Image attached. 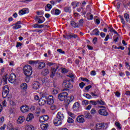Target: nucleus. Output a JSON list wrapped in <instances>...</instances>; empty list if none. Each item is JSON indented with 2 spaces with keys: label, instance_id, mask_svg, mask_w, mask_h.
I'll use <instances>...</instances> for the list:
<instances>
[{
  "label": "nucleus",
  "instance_id": "nucleus-42",
  "mask_svg": "<svg viewBox=\"0 0 130 130\" xmlns=\"http://www.w3.org/2000/svg\"><path fill=\"white\" fill-rule=\"evenodd\" d=\"M48 82H49V81H48V79H47V78H43L42 80V84H45V83H48Z\"/></svg>",
  "mask_w": 130,
  "mask_h": 130
},
{
  "label": "nucleus",
  "instance_id": "nucleus-46",
  "mask_svg": "<svg viewBox=\"0 0 130 130\" xmlns=\"http://www.w3.org/2000/svg\"><path fill=\"white\" fill-rule=\"evenodd\" d=\"M61 73H62V74H66V73H68V70L66 68H61Z\"/></svg>",
  "mask_w": 130,
  "mask_h": 130
},
{
  "label": "nucleus",
  "instance_id": "nucleus-54",
  "mask_svg": "<svg viewBox=\"0 0 130 130\" xmlns=\"http://www.w3.org/2000/svg\"><path fill=\"white\" fill-rule=\"evenodd\" d=\"M125 67H126V68L127 69V70H130L129 63H128V62H125Z\"/></svg>",
  "mask_w": 130,
  "mask_h": 130
},
{
  "label": "nucleus",
  "instance_id": "nucleus-13",
  "mask_svg": "<svg viewBox=\"0 0 130 130\" xmlns=\"http://www.w3.org/2000/svg\"><path fill=\"white\" fill-rule=\"evenodd\" d=\"M66 38L67 39H72V38L76 39V38H78V39H79V38L77 35H76L74 33H71L70 35L67 36Z\"/></svg>",
  "mask_w": 130,
  "mask_h": 130
},
{
  "label": "nucleus",
  "instance_id": "nucleus-40",
  "mask_svg": "<svg viewBox=\"0 0 130 130\" xmlns=\"http://www.w3.org/2000/svg\"><path fill=\"white\" fill-rule=\"evenodd\" d=\"M60 13H61V11H60V10H59V9H57L55 10V15L56 16H58V15H59Z\"/></svg>",
  "mask_w": 130,
  "mask_h": 130
},
{
  "label": "nucleus",
  "instance_id": "nucleus-38",
  "mask_svg": "<svg viewBox=\"0 0 130 130\" xmlns=\"http://www.w3.org/2000/svg\"><path fill=\"white\" fill-rule=\"evenodd\" d=\"M67 122H68V123H74V119H73V118L69 117L67 120Z\"/></svg>",
  "mask_w": 130,
  "mask_h": 130
},
{
  "label": "nucleus",
  "instance_id": "nucleus-34",
  "mask_svg": "<svg viewBox=\"0 0 130 130\" xmlns=\"http://www.w3.org/2000/svg\"><path fill=\"white\" fill-rule=\"evenodd\" d=\"M83 96L87 98V99H91L92 96L88 93H84Z\"/></svg>",
  "mask_w": 130,
  "mask_h": 130
},
{
  "label": "nucleus",
  "instance_id": "nucleus-16",
  "mask_svg": "<svg viewBox=\"0 0 130 130\" xmlns=\"http://www.w3.org/2000/svg\"><path fill=\"white\" fill-rule=\"evenodd\" d=\"M46 104V100L44 98V97H42L39 100V105L42 106Z\"/></svg>",
  "mask_w": 130,
  "mask_h": 130
},
{
  "label": "nucleus",
  "instance_id": "nucleus-10",
  "mask_svg": "<svg viewBox=\"0 0 130 130\" xmlns=\"http://www.w3.org/2000/svg\"><path fill=\"white\" fill-rule=\"evenodd\" d=\"M29 13V9L28 8H24L19 10L18 14L19 16H23L25 14H28Z\"/></svg>",
  "mask_w": 130,
  "mask_h": 130
},
{
  "label": "nucleus",
  "instance_id": "nucleus-39",
  "mask_svg": "<svg viewBox=\"0 0 130 130\" xmlns=\"http://www.w3.org/2000/svg\"><path fill=\"white\" fill-rule=\"evenodd\" d=\"M91 114L94 115V114H96L97 113V111L95 109V108H92L90 111Z\"/></svg>",
  "mask_w": 130,
  "mask_h": 130
},
{
  "label": "nucleus",
  "instance_id": "nucleus-51",
  "mask_svg": "<svg viewBox=\"0 0 130 130\" xmlns=\"http://www.w3.org/2000/svg\"><path fill=\"white\" fill-rule=\"evenodd\" d=\"M81 80H82L83 82H86V83H90V80H89L87 78H81Z\"/></svg>",
  "mask_w": 130,
  "mask_h": 130
},
{
  "label": "nucleus",
  "instance_id": "nucleus-14",
  "mask_svg": "<svg viewBox=\"0 0 130 130\" xmlns=\"http://www.w3.org/2000/svg\"><path fill=\"white\" fill-rule=\"evenodd\" d=\"M90 94L93 97H99L100 96V91L98 89H95L93 92H91Z\"/></svg>",
  "mask_w": 130,
  "mask_h": 130
},
{
  "label": "nucleus",
  "instance_id": "nucleus-59",
  "mask_svg": "<svg viewBox=\"0 0 130 130\" xmlns=\"http://www.w3.org/2000/svg\"><path fill=\"white\" fill-rule=\"evenodd\" d=\"M50 109H51V110H54L56 109V106H55V105H51L50 107Z\"/></svg>",
  "mask_w": 130,
  "mask_h": 130
},
{
  "label": "nucleus",
  "instance_id": "nucleus-26",
  "mask_svg": "<svg viewBox=\"0 0 130 130\" xmlns=\"http://www.w3.org/2000/svg\"><path fill=\"white\" fill-rule=\"evenodd\" d=\"M12 26H13V29H14V30H17V29H20L22 27V26H21L20 24H17L16 23L12 25Z\"/></svg>",
  "mask_w": 130,
  "mask_h": 130
},
{
  "label": "nucleus",
  "instance_id": "nucleus-17",
  "mask_svg": "<svg viewBox=\"0 0 130 130\" xmlns=\"http://www.w3.org/2000/svg\"><path fill=\"white\" fill-rule=\"evenodd\" d=\"M76 120L77 121H78V122H79L80 123H83V122H85V119L84 118V115H81L80 116L77 117Z\"/></svg>",
  "mask_w": 130,
  "mask_h": 130
},
{
  "label": "nucleus",
  "instance_id": "nucleus-21",
  "mask_svg": "<svg viewBox=\"0 0 130 130\" xmlns=\"http://www.w3.org/2000/svg\"><path fill=\"white\" fill-rule=\"evenodd\" d=\"M41 74L43 76H47L49 74V70L48 69H45L42 71Z\"/></svg>",
  "mask_w": 130,
  "mask_h": 130
},
{
  "label": "nucleus",
  "instance_id": "nucleus-12",
  "mask_svg": "<svg viewBox=\"0 0 130 130\" xmlns=\"http://www.w3.org/2000/svg\"><path fill=\"white\" fill-rule=\"evenodd\" d=\"M40 86V83L38 81H34L32 83V87L33 89H35V90H37L39 89Z\"/></svg>",
  "mask_w": 130,
  "mask_h": 130
},
{
  "label": "nucleus",
  "instance_id": "nucleus-41",
  "mask_svg": "<svg viewBox=\"0 0 130 130\" xmlns=\"http://www.w3.org/2000/svg\"><path fill=\"white\" fill-rule=\"evenodd\" d=\"M119 18H120L122 24H123V25H124V24H125V21H124V19H123V17L119 15Z\"/></svg>",
  "mask_w": 130,
  "mask_h": 130
},
{
  "label": "nucleus",
  "instance_id": "nucleus-57",
  "mask_svg": "<svg viewBox=\"0 0 130 130\" xmlns=\"http://www.w3.org/2000/svg\"><path fill=\"white\" fill-rule=\"evenodd\" d=\"M53 64H55L51 62H48V63H47V66H48L49 67H51L52 66H53Z\"/></svg>",
  "mask_w": 130,
  "mask_h": 130
},
{
  "label": "nucleus",
  "instance_id": "nucleus-25",
  "mask_svg": "<svg viewBox=\"0 0 130 130\" xmlns=\"http://www.w3.org/2000/svg\"><path fill=\"white\" fill-rule=\"evenodd\" d=\"M44 68H45V63L43 62H40L39 63L38 69L39 70H42Z\"/></svg>",
  "mask_w": 130,
  "mask_h": 130
},
{
  "label": "nucleus",
  "instance_id": "nucleus-6",
  "mask_svg": "<svg viewBox=\"0 0 130 130\" xmlns=\"http://www.w3.org/2000/svg\"><path fill=\"white\" fill-rule=\"evenodd\" d=\"M62 86L64 88H66V89H72L73 87V84H71L70 81L67 80L63 81Z\"/></svg>",
  "mask_w": 130,
  "mask_h": 130
},
{
  "label": "nucleus",
  "instance_id": "nucleus-62",
  "mask_svg": "<svg viewBox=\"0 0 130 130\" xmlns=\"http://www.w3.org/2000/svg\"><path fill=\"white\" fill-rule=\"evenodd\" d=\"M34 99L35 100H36V101H39L40 99H39V96H38V95H36L34 97Z\"/></svg>",
  "mask_w": 130,
  "mask_h": 130
},
{
  "label": "nucleus",
  "instance_id": "nucleus-45",
  "mask_svg": "<svg viewBox=\"0 0 130 130\" xmlns=\"http://www.w3.org/2000/svg\"><path fill=\"white\" fill-rule=\"evenodd\" d=\"M3 91H7L9 92L10 89H9V86L8 85H6L3 87Z\"/></svg>",
  "mask_w": 130,
  "mask_h": 130
},
{
  "label": "nucleus",
  "instance_id": "nucleus-31",
  "mask_svg": "<svg viewBox=\"0 0 130 130\" xmlns=\"http://www.w3.org/2000/svg\"><path fill=\"white\" fill-rule=\"evenodd\" d=\"M64 11L66 13H71L72 12V9H71V7L67 6L64 8Z\"/></svg>",
  "mask_w": 130,
  "mask_h": 130
},
{
  "label": "nucleus",
  "instance_id": "nucleus-9",
  "mask_svg": "<svg viewBox=\"0 0 130 130\" xmlns=\"http://www.w3.org/2000/svg\"><path fill=\"white\" fill-rule=\"evenodd\" d=\"M8 82V76L7 75L3 77V79L0 78V86L3 85H7Z\"/></svg>",
  "mask_w": 130,
  "mask_h": 130
},
{
  "label": "nucleus",
  "instance_id": "nucleus-60",
  "mask_svg": "<svg viewBox=\"0 0 130 130\" xmlns=\"http://www.w3.org/2000/svg\"><path fill=\"white\" fill-rule=\"evenodd\" d=\"M93 15H92V14H91V15L89 16V17H87V20H92V19H93Z\"/></svg>",
  "mask_w": 130,
  "mask_h": 130
},
{
  "label": "nucleus",
  "instance_id": "nucleus-22",
  "mask_svg": "<svg viewBox=\"0 0 130 130\" xmlns=\"http://www.w3.org/2000/svg\"><path fill=\"white\" fill-rule=\"evenodd\" d=\"M51 9H52V6L49 4H48L45 7V11L46 12H49Z\"/></svg>",
  "mask_w": 130,
  "mask_h": 130
},
{
  "label": "nucleus",
  "instance_id": "nucleus-1",
  "mask_svg": "<svg viewBox=\"0 0 130 130\" xmlns=\"http://www.w3.org/2000/svg\"><path fill=\"white\" fill-rule=\"evenodd\" d=\"M64 119V115L61 112H59L57 115L56 117L53 120V123L56 126L60 125L62 123V120Z\"/></svg>",
  "mask_w": 130,
  "mask_h": 130
},
{
  "label": "nucleus",
  "instance_id": "nucleus-18",
  "mask_svg": "<svg viewBox=\"0 0 130 130\" xmlns=\"http://www.w3.org/2000/svg\"><path fill=\"white\" fill-rule=\"evenodd\" d=\"M79 108H80V104L78 102L75 103L73 106V110L75 111H78L79 110Z\"/></svg>",
  "mask_w": 130,
  "mask_h": 130
},
{
  "label": "nucleus",
  "instance_id": "nucleus-52",
  "mask_svg": "<svg viewBox=\"0 0 130 130\" xmlns=\"http://www.w3.org/2000/svg\"><path fill=\"white\" fill-rule=\"evenodd\" d=\"M79 87L81 89H83V88H84V87H85V83H84V82H83L79 83Z\"/></svg>",
  "mask_w": 130,
  "mask_h": 130
},
{
  "label": "nucleus",
  "instance_id": "nucleus-32",
  "mask_svg": "<svg viewBox=\"0 0 130 130\" xmlns=\"http://www.w3.org/2000/svg\"><path fill=\"white\" fill-rule=\"evenodd\" d=\"M21 88L22 89V90H26L27 88H28V86L27 85V83H23L20 85Z\"/></svg>",
  "mask_w": 130,
  "mask_h": 130
},
{
  "label": "nucleus",
  "instance_id": "nucleus-35",
  "mask_svg": "<svg viewBox=\"0 0 130 130\" xmlns=\"http://www.w3.org/2000/svg\"><path fill=\"white\" fill-rule=\"evenodd\" d=\"M124 17L125 18V19L127 22H128V21H129V15H128V14H124Z\"/></svg>",
  "mask_w": 130,
  "mask_h": 130
},
{
  "label": "nucleus",
  "instance_id": "nucleus-3",
  "mask_svg": "<svg viewBox=\"0 0 130 130\" xmlns=\"http://www.w3.org/2000/svg\"><path fill=\"white\" fill-rule=\"evenodd\" d=\"M68 96H69L68 92H63L58 95V99H59L60 101H65L66 99L68 98Z\"/></svg>",
  "mask_w": 130,
  "mask_h": 130
},
{
  "label": "nucleus",
  "instance_id": "nucleus-58",
  "mask_svg": "<svg viewBox=\"0 0 130 130\" xmlns=\"http://www.w3.org/2000/svg\"><path fill=\"white\" fill-rule=\"evenodd\" d=\"M4 121H5V118L4 117L0 118V124H2Z\"/></svg>",
  "mask_w": 130,
  "mask_h": 130
},
{
  "label": "nucleus",
  "instance_id": "nucleus-24",
  "mask_svg": "<svg viewBox=\"0 0 130 130\" xmlns=\"http://www.w3.org/2000/svg\"><path fill=\"white\" fill-rule=\"evenodd\" d=\"M40 127L43 130H46V129H47V127H48V124H47V123H46V124L42 123V124H41Z\"/></svg>",
  "mask_w": 130,
  "mask_h": 130
},
{
  "label": "nucleus",
  "instance_id": "nucleus-29",
  "mask_svg": "<svg viewBox=\"0 0 130 130\" xmlns=\"http://www.w3.org/2000/svg\"><path fill=\"white\" fill-rule=\"evenodd\" d=\"M34 126L32 125H26L25 126V130H34Z\"/></svg>",
  "mask_w": 130,
  "mask_h": 130
},
{
  "label": "nucleus",
  "instance_id": "nucleus-37",
  "mask_svg": "<svg viewBox=\"0 0 130 130\" xmlns=\"http://www.w3.org/2000/svg\"><path fill=\"white\" fill-rule=\"evenodd\" d=\"M97 103H98V105H105V102H103L102 100L99 101L98 100L97 101Z\"/></svg>",
  "mask_w": 130,
  "mask_h": 130
},
{
  "label": "nucleus",
  "instance_id": "nucleus-5",
  "mask_svg": "<svg viewBox=\"0 0 130 130\" xmlns=\"http://www.w3.org/2000/svg\"><path fill=\"white\" fill-rule=\"evenodd\" d=\"M58 69V66L57 65H54V67H52L51 69V75L50 76V78H53L55 76V73L56 71Z\"/></svg>",
  "mask_w": 130,
  "mask_h": 130
},
{
  "label": "nucleus",
  "instance_id": "nucleus-55",
  "mask_svg": "<svg viewBox=\"0 0 130 130\" xmlns=\"http://www.w3.org/2000/svg\"><path fill=\"white\" fill-rule=\"evenodd\" d=\"M91 88H92V85H88L87 86H86L85 89L86 91H89V90H90Z\"/></svg>",
  "mask_w": 130,
  "mask_h": 130
},
{
  "label": "nucleus",
  "instance_id": "nucleus-19",
  "mask_svg": "<svg viewBox=\"0 0 130 130\" xmlns=\"http://www.w3.org/2000/svg\"><path fill=\"white\" fill-rule=\"evenodd\" d=\"M23 121H25V117L23 116H20L17 119V123L21 124L23 123Z\"/></svg>",
  "mask_w": 130,
  "mask_h": 130
},
{
  "label": "nucleus",
  "instance_id": "nucleus-36",
  "mask_svg": "<svg viewBox=\"0 0 130 130\" xmlns=\"http://www.w3.org/2000/svg\"><path fill=\"white\" fill-rule=\"evenodd\" d=\"M7 128L9 130L13 129L14 128V127L13 126V124L9 122L7 125Z\"/></svg>",
  "mask_w": 130,
  "mask_h": 130
},
{
  "label": "nucleus",
  "instance_id": "nucleus-28",
  "mask_svg": "<svg viewBox=\"0 0 130 130\" xmlns=\"http://www.w3.org/2000/svg\"><path fill=\"white\" fill-rule=\"evenodd\" d=\"M71 25L74 28H79V24L77 23L74 21H71Z\"/></svg>",
  "mask_w": 130,
  "mask_h": 130
},
{
  "label": "nucleus",
  "instance_id": "nucleus-43",
  "mask_svg": "<svg viewBox=\"0 0 130 130\" xmlns=\"http://www.w3.org/2000/svg\"><path fill=\"white\" fill-rule=\"evenodd\" d=\"M82 105H88L89 104V101L84 100L82 102Z\"/></svg>",
  "mask_w": 130,
  "mask_h": 130
},
{
  "label": "nucleus",
  "instance_id": "nucleus-48",
  "mask_svg": "<svg viewBox=\"0 0 130 130\" xmlns=\"http://www.w3.org/2000/svg\"><path fill=\"white\" fill-rule=\"evenodd\" d=\"M39 121L40 122H44L45 121L44 120V118L43 117V116L40 117Z\"/></svg>",
  "mask_w": 130,
  "mask_h": 130
},
{
  "label": "nucleus",
  "instance_id": "nucleus-2",
  "mask_svg": "<svg viewBox=\"0 0 130 130\" xmlns=\"http://www.w3.org/2000/svg\"><path fill=\"white\" fill-rule=\"evenodd\" d=\"M23 73L26 77H30L32 75V67L30 65H25L23 67Z\"/></svg>",
  "mask_w": 130,
  "mask_h": 130
},
{
  "label": "nucleus",
  "instance_id": "nucleus-7",
  "mask_svg": "<svg viewBox=\"0 0 130 130\" xmlns=\"http://www.w3.org/2000/svg\"><path fill=\"white\" fill-rule=\"evenodd\" d=\"M8 81L9 82H10V83H11L12 84H14V83L16 82V74L14 73L11 74L10 75V77L8 79Z\"/></svg>",
  "mask_w": 130,
  "mask_h": 130
},
{
  "label": "nucleus",
  "instance_id": "nucleus-4",
  "mask_svg": "<svg viewBox=\"0 0 130 130\" xmlns=\"http://www.w3.org/2000/svg\"><path fill=\"white\" fill-rule=\"evenodd\" d=\"M100 108L103 109H101L99 110V114H100V115H102L103 116H107V115H108V112L106 110V108L102 106H100Z\"/></svg>",
  "mask_w": 130,
  "mask_h": 130
},
{
  "label": "nucleus",
  "instance_id": "nucleus-23",
  "mask_svg": "<svg viewBox=\"0 0 130 130\" xmlns=\"http://www.w3.org/2000/svg\"><path fill=\"white\" fill-rule=\"evenodd\" d=\"M34 118V115L32 113H29L26 118L27 121H30V120H32Z\"/></svg>",
  "mask_w": 130,
  "mask_h": 130
},
{
  "label": "nucleus",
  "instance_id": "nucleus-53",
  "mask_svg": "<svg viewBox=\"0 0 130 130\" xmlns=\"http://www.w3.org/2000/svg\"><path fill=\"white\" fill-rule=\"evenodd\" d=\"M43 117H44V119L45 121L48 120V119L49 118V117H48V116H47V115L43 116Z\"/></svg>",
  "mask_w": 130,
  "mask_h": 130
},
{
  "label": "nucleus",
  "instance_id": "nucleus-61",
  "mask_svg": "<svg viewBox=\"0 0 130 130\" xmlns=\"http://www.w3.org/2000/svg\"><path fill=\"white\" fill-rule=\"evenodd\" d=\"M22 46V43L20 42H18L16 45V47L18 48L19 47H21Z\"/></svg>",
  "mask_w": 130,
  "mask_h": 130
},
{
  "label": "nucleus",
  "instance_id": "nucleus-30",
  "mask_svg": "<svg viewBox=\"0 0 130 130\" xmlns=\"http://www.w3.org/2000/svg\"><path fill=\"white\" fill-rule=\"evenodd\" d=\"M110 32H111V33H113L114 34H116L117 35H118V33H117L116 32V31H115V29H113V27H112V26H110L108 27Z\"/></svg>",
  "mask_w": 130,
  "mask_h": 130
},
{
  "label": "nucleus",
  "instance_id": "nucleus-49",
  "mask_svg": "<svg viewBox=\"0 0 130 130\" xmlns=\"http://www.w3.org/2000/svg\"><path fill=\"white\" fill-rule=\"evenodd\" d=\"M90 103H91V104H92V105H98V103H97V101L96 102L94 101H90Z\"/></svg>",
  "mask_w": 130,
  "mask_h": 130
},
{
  "label": "nucleus",
  "instance_id": "nucleus-33",
  "mask_svg": "<svg viewBox=\"0 0 130 130\" xmlns=\"http://www.w3.org/2000/svg\"><path fill=\"white\" fill-rule=\"evenodd\" d=\"M9 94V91H5V90H3V92H2V96L3 97V98H6L7 96H8Z\"/></svg>",
  "mask_w": 130,
  "mask_h": 130
},
{
  "label": "nucleus",
  "instance_id": "nucleus-20",
  "mask_svg": "<svg viewBox=\"0 0 130 130\" xmlns=\"http://www.w3.org/2000/svg\"><path fill=\"white\" fill-rule=\"evenodd\" d=\"M95 126L98 129H102V128L105 127V125L103 123H98L96 124Z\"/></svg>",
  "mask_w": 130,
  "mask_h": 130
},
{
  "label": "nucleus",
  "instance_id": "nucleus-47",
  "mask_svg": "<svg viewBox=\"0 0 130 130\" xmlns=\"http://www.w3.org/2000/svg\"><path fill=\"white\" fill-rule=\"evenodd\" d=\"M40 111H41L40 109H37L36 110V114H37V116H39V114H40Z\"/></svg>",
  "mask_w": 130,
  "mask_h": 130
},
{
  "label": "nucleus",
  "instance_id": "nucleus-56",
  "mask_svg": "<svg viewBox=\"0 0 130 130\" xmlns=\"http://www.w3.org/2000/svg\"><path fill=\"white\" fill-rule=\"evenodd\" d=\"M57 51H58V52H59V53H62V54H64V51H62V50H61V49H58L57 50Z\"/></svg>",
  "mask_w": 130,
  "mask_h": 130
},
{
  "label": "nucleus",
  "instance_id": "nucleus-50",
  "mask_svg": "<svg viewBox=\"0 0 130 130\" xmlns=\"http://www.w3.org/2000/svg\"><path fill=\"white\" fill-rule=\"evenodd\" d=\"M115 125L116 126L118 129H121V127H120V124L119 122H116Z\"/></svg>",
  "mask_w": 130,
  "mask_h": 130
},
{
  "label": "nucleus",
  "instance_id": "nucleus-27",
  "mask_svg": "<svg viewBox=\"0 0 130 130\" xmlns=\"http://www.w3.org/2000/svg\"><path fill=\"white\" fill-rule=\"evenodd\" d=\"M84 116L85 118H91V117H92V115H91V114L88 111L84 112Z\"/></svg>",
  "mask_w": 130,
  "mask_h": 130
},
{
  "label": "nucleus",
  "instance_id": "nucleus-44",
  "mask_svg": "<svg viewBox=\"0 0 130 130\" xmlns=\"http://www.w3.org/2000/svg\"><path fill=\"white\" fill-rule=\"evenodd\" d=\"M68 114L69 116H71V117H72V118H76V115H75L74 113L72 112H69L68 113Z\"/></svg>",
  "mask_w": 130,
  "mask_h": 130
},
{
  "label": "nucleus",
  "instance_id": "nucleus-63",
  "mask_svg": "<svg viewBox=\"0 0 130 130\" xmlns=\"http://www.w3.org/2000/svg\"><path fill=\"white\" fill-rule=\"evenodd\" d=\"M52 93L53 94L55 95V94H57V93H58V91L56 89H53L52 90Z\"/></svg>",
  "mask_w": 130,
  "mask_h": 130
},
{
  "label": "nucleus",
  "instance_id": "nucleus-8",
  "mask_svg": "<svg viewBox=\"0 0 130 130\" xmlns=\"http://www.w3.org/2000/svg\"><path fill=\"white\" fill-rule=\"evenodd\" d=\"M46 102L48 105H52L54 103L53 96L52 95H49L46 100Z\"/></svg>",
  "mask_w": 130,
  "mask_h": 130
},
{
  "label": "nucleus",
  "instance_id": "nucleus-15",
  "mask_svg": "<svg viewBox=\"0 0 130 130\" xmlns=\"http://www.w3.org/2000/svg\"><path fill=\"white\" fill-rule=\"evenodd\" d=\"M74 99H75V97H74L73 95H71L70 97H69L68 99L67 100V101L65 102L66 106H68L69 104H70V102L73 101Z\"/></svg>",
  "mask_w": 130,
  "mask_h": 130
},
{
  "label": "nucleus",
  "instance_id": "nucleus-11",
  "mask_svg": "<svg viewBox=\"0 0 130 130\" xmlns=\"http://www.w3.org/2000/svg\"><path fill=\"white\" fill-rule=\"evenodd\" d=\"M20 110L22 113H26L29 111V107L27 105H23L20 107Z\"/></svg>",
  "mask_w": 130,
  "mask_h": 130
},
{
  "label": "nucleus",
  "instance_id": "nucleus-64",
  "mask_svg": "<svg viewBox=\"0 0 130 130\" xmlns=\"http://www.w3.org/2000/svg\"><path fill=\"white\" fill-rule=\"evenodd\" d=\"M33 28H38V23H35L32 25Z\"/></svg>",
  "mask_w": 130,
  "mask_h": 130
}]
</instances>
